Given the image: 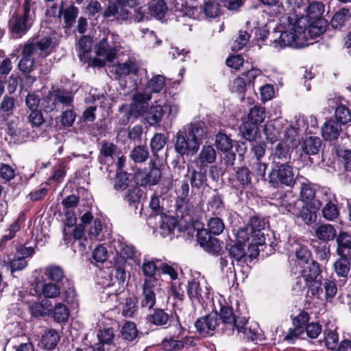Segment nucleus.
I'll return each instance as SVG.
<instances>
[{"instance_id":"f257e3e1","label":"nucleus","mask_w":351,"mask_h":351,"mask_svg":"<svg viewBox=\"0 0 351 351\" xmlns=\"http://www.w3.org/2000/svg\"><path fill=\"white\" fill-rule=\"evenodd\" d=\"M207 131L202 121L189 123L176 133L173 142L174 149L179 157L193 156L198 152L202 140L206 138Z\"/></svg>"},{"instance_id":"f03ea898","label":"nucleus","mask_w":351,"mask_h":351,"mask_svg":"<svg viewBox=\"0 0 351 351\" xmlns=\"http://www.w3.org/2000/svg\"><path fill=\"white\" fill-rule=\"evenodd\" d=\"M289 27L288 29H280L274 33L280 34L278 36L274 37L271 40V44L276 49H283L286 47L299 49L306 46V40H304L305 29L300 26V23L302 19L293 20L290 16L288 17Z\"/></svg>"},{"instance_id":"7ed1b4c3","label":"nucleus","mask_w":351,"mask_h":351,"mask_svg":"<svg viewBox=\"0 0 351 351\" xmlns=\"http://www.w3.org/2000/svg\"><path fill=\"white\" fill-rule=\"evenodd\" d=\"M324 9V5L318 1L309 3L307 8L305 19L306 23L303 29L308 32L311 38H317L326 30L328 23L323 16Z\"/></svg>"},{"instance_id":"20e7f679","label":"nucleus","mask_w":351,"mask_h":351,"mask_svg":"<svg viewBox=\"0 0 351 351\" xmlns=\"http://www.w3.org/2000/svg\"><path fill=\"white\" fill-rule=\"evenodd\" d=\"M267 180L270 186L274 189L280 187L293 188L296 180L293 171V167L291 164H271L268 173Z\"/></svg>"},{"instance_id":"39448f33","label":"nucleus","mask_w":351,"mask_h":351,"mask_svg":"<svg viewBox=\"0 0 351 351\" xmlns=\"http://www.w3.org/2000/svg\"><path fill=\"white\" fill-rule=\"evenodd\" d=\"M42 293L46 298L61 296L67 304H74L77 301V292L72 280H66L62 285L49 281L43 282Z\"/></svg>"},{"instance_id":"423d86ee","label":"nucleus","mask_w":351,"mask_h":351,"mask_svg":"<svg viewBox=\"0 0 351 351\" xmlns=\"http://www.w3.org/2000/svg\"><path fill=\"white\" fill-rule=\"evenodd\" d=\"M218 316H219V322L221 325L220 329L228 336L232 335L235 329L241 330L243 324H247L248 322L246 317L234 314L232 307L228 305L221 306Z\"/></svg>"},{"instance_id":"0eeeda50","label":"nucleus","mask_w":351,"mask_h":351,"mask_svg":"<svg viewBox=\"0 0 351 351\" xmlns=\"http://www.w3.org/2000/svg\"><path fill=\"white\" fill-rule=\"evenodd\" d=\"M160 165L151 160L147 167L143 170L138 169L133 174V179L136 185L140 186H155L159 183L162 178Z\"/></svg>"},{"instance_id":"6e6552de","label":"nucleus","mask_w":351,"mask_h":351,"mask_svg":"<svg viewBox=\"0 0 351 351\" xmlns=\"http://www.w3.org/2000/svg\"><path fill=\"white\" fill-rule=\"evenodd\" d=\"M338 201L335 194L325 191L321 193L317 201L313 203V207L321 210L322 216L326 220L332 221L339 215Z\"/></svg>"},{"instance_id":"1a4fd4ad","label":"nucleus","mask_w":351,"mask_h":351,"mask_svg":"<svg viewBox=\"0 0 351 351\" xmlns=\"http://www.w3.org/2000/svg\"><path fill=\"white\" fill-rule=\"evenodd\" d=\"M261 71L256 68L243 72L239 76L235 78L230 87L232 93H237L241 99L245 98V93L248 86L254 85L256 78L260 75Z\"/></svg>"},{"instance_id":"9d476101","label":"nucleus","mask_w":351,"mask_h":351,"mask_svg":"<svg viewBox=\"0 0 351 351\" xmlns=\"http://www.w3.org/2000/svg\"><path fill=\"white\" fill-rule=\"evenodd\" d=\"M196 332L202 337L214 334L217 327L220 326L218 320V313L212 311L210 313L199 317L194 323Z\"/></svg>"},{"instance_id":"9b49d317","label":"nucleus","mask_w":351,"mask_h":351,"mask_svg":"<svg viewBox=\"0 0 351 351\" xmlns=\"http://www.w3.org/2000/svg\"><path fill=\"white\" fill-rule=\"evenodd\" d=\"M197 239L199 245L208 253L215 256L220 254L222 247L219 239L209 233L206 229L202 228L197 231Z\"/></svg>"},{"instance_id":"f8f14e48","label":"nucleus","mask_w":351,"mask_h":351,"mask_svg":"<svg viewBox=\"0 0 351 351\" xmlns=\"http://www.w3.org/2000/svg\"><path fill=\"white\" fill-rule=\"evenodd\" d=\"M142 336L143 332L138 330L134 322L125 321L121 326L119 334L116 339L117 348H121L119 339L123 340L128 346L129 343L136 344Z\"/></svg>"},{"instance_id":"ddd939ff","label":"nucleus","mask_w":351,"mask_h":351,"mask_svg":"<svg viewBox=\"0 0 351 351\" xmlns=\"http://www.w3.org/2000/svg\"><path fill=\"white\" fill-rule=\"evenodd\" d=\"M254 239H256V237H254V233L251 232V228L247 224L245 227L239 228L236 234L235 241L245 245L249 250L252 249L253 250L249 255L250 261L258 256V246L263 245L256 243V240H254Z\"/></svg>"},{"instance_id":"4468645a","label":"nucleus","mask_w":351,"mask_h":351,"mask_svg":"<svg viewBox=\"0 0 351 351\" xmlns=\"http://www.w3.org/2000/svg\"><path fill=\"white\" fill-rule=\"evenodd\" d=\"M152 98L150 93H136L132 96V101L128 112V116L138 117L147 112L148 101Z\"/></svg>"},{"instance_id":"2eb2a0df","label":"nucleus","mask_w":351,"mask_h":351,"mask_svg":"<svg viewBox=\"0 0 351 351\" xmlns=\"http://www.w3.org/2000/svg\"><path fill=\"white\" fill-rule=\"evenodd\" d=\"M268 223L269 221L267 218L259 213H255L250 217L247 225L250 227L251 232L254 233V237H256L254 239L256 240V243L265 244V237L263 230Z\"/></svg>"},{"instance_id":"dca6fc26","label":"nucleus","mask_w":351,"mask_h":351,"mask_svg":"<svg viewBox=\"0 0 351 351\" xmlns=\"http://www.w3.org/2000/svg\"><path fill=\"white\" fill-rule=\"evenodd\" d=\"M245 245L232 241L225 245V250L228 252V256L232 258V265L234 266V261L237 263H246L250 256L246 252Z\"/></svg>"},{"instance_id":"f3484780","label":"nucleus","mask_w":351,"mask_h":351,"mask_svg":"<svg viewBox=\"0 0 351 351\" xmlns=\"http://www.w3.org/2000/svg\"><path fill=\"white\" fill-rule=\"evenodd\" d=\"M29 21L21 17V14H14L12 16V22L9 27L11 37L14 39H19L25 35L32 27V23Z\"/></svg>"},{"instance_id":"a211bd4d","label":"nucleus","mask_w":351,"mask_h":351,"mask_svg":"<svg viewBox=\"0 0 351 351\" xmlns=\"http://www.w3.org/2000/svg\"><path fill=\"white\" fill-rule=\"evenodd\" d=\"M292 149L286 141H280L273 148L271 153V164H291Z\"/></svg>"},{"instance_id":"6ab92c4d","label":"nucleus","mask_w":351,"mask_h":351,"mask_svg":"<svg viewBox=\"0 0 351 351\" xmlns=\"http://www.w3.org/2000/svg\"><path fill=\"white\" fill-rule=\"evenodd\" d=\"M207 169L204 165H198L197 169L188 167V174L192 188L200 189L207 185Z\"/></svg>"},{"instance_id":"aec40b11","label":"nucleus","mask_w":351,"mask_h":351,"mask_svg":"<svg viewBox=\"0 0 351 351\" xmlns=\"http://www.w3.org/2000/svg\"><path fill=\"white\" fill-rule=\"evenodd\" d=\"M117 150V146L115 144L103 141L97 156L99 163L108 166L112 165L114 162V156Z\"/></svg>"},{"instance_id":"412c9836","label":"nucleus","mask_w":351,"mask_h":351,"mask_svg":"<svg viewBox=\"0 0 351 351\" xmlns=\"http://www.w3.org/2000/svg\"><path fill=\"white\" fill-rule=\"evenodd\" d=\"M43 282L49 281L62 285L64 283V280H70L64 274L62 267L56 265H50L47 266L42 276Z\"/></svg>"},{"instance_id":"4be33fe9","label":"nucleus","mask_w":351,"mask_h":351,"mask_svg":"<svg viewBox=\"0 0 351 351\" xmlns=\"http://www.w3.org/2000/svg\"><path fill=\"white\" fill-rule=\"evenodd\" d=\"M342 131L341 125L332 117L325 121L322 127V135L324 141H337Z\"/></svg>"},{"instance_id":"5701e85b","label":"nucleus","mask_w":351,"mask_h":351,"mask_svg":"<svg viewBox=\"0 0 351 351\" xmlns=\"http://www.w3.org/2000/svg\"><path fill=\"white\" fill-rule=\"evenodd\" d=\"M143 195V191L139 188L138 185L136 184V186L129 188L123 196V199L127 202L128 206L132 209H134L136 214L138 213L139 215H141L143 206H141L138 212L137 210Z\"/></svg>"},{"instance_id":"b1692460","label":"nucleus","mask_w":351,"mask_h":351,"mask_svg":"<svg viewBox=\"0 0 351 351\" xmlns=\"http://www.w3.org/2000/svg\"><path fill=\"white\" fill-rule=\"evenodd\" d=\"M235 171V186L237 189H245L252 186L253 173L246 167H239L234 168Z\"/></svg>"},{"instance_id":"393cba45","label":"nucleus","mask_w":351,"mask_h":351,"mask_svg":"<svg viewBox=\"0 0 351 351\" xmlns=\"http://www.w3.org/2000/svg\"><path fill=\"white\" fill-rule=\"evenodd\" d=\"M142 299L141 300V306L142 308H148L152 309L156 304V293L154 291V285L152 281L145 279L142 285Z\"/></svg>"},{"instance_id":"a878e982","label":"nucleus","mask_w":351,"mask_h":351,"mask_svg":"<svg viewBox=\"0 0 351 351\" xmlns=\"http://www.w3.org/2000/svg\"><path fill=\"white\" fill-rule=\"evenodd\" d=\"M151 313L147 315L146 320L149 325L157 327L167 328L168 322L170 321L171 315L160 308H152Z\"/></svg>"},{"instance_id":"bb28decb","label":"nucleus","mask_w":351,"mask_h":351,"mask_svg":"<svg viewBox=\"0 0 351 351\" xmlns=\"http://www.w3.org/2000/svg\"><path fill=\"white\" fill-rule=\"evenodd\" d=\"M28 311L32 317L36 319L50 316L51 302L47 299H44L41 302H34L29 306Z\"/></svg>"},{"instance_id":"cd10ccee","label":"nucleus","mask_w":351,"mask_h":351,"mask_svg":"<svg viewBox=\"0 0 351 351\" xmlns=\"http://www.w3.org/2000/svg\"><path fill=\"white\" fill-rule=\"evenodd\" d=\"M338 256L351 257V234L346 232H340L336 237Z\"/></svg>"},{"instance_id":"c85d7f7f","label":"nucleus","mask_w":351,"mask_h":351,"mask_svg":"<svg viewBox=\"0 0 351 351\" xmlns=\"http://www.w3.org/2000/svg\"><path fill=\"white\" fill-rule=\"evenodd\" d=\"M60 336L54 329H49L42 335L38 346L44 350H55L60 341Z\"/></svg>"},{"instance_id":"c756f323","label":"nucleus","mask_w":351,"mask_h":351,"mask_svg":"<svg viewBox=\"0 0 351 351\" xmlns=\"http://www.w3.org/2000/svg\"><path fill=\"white\" fill-rule=\"evenodd\" d=\"M322 193V191L317 192L313 184L308 181L301 183L300 199L305 204H310L311 207H313V203L317 201V197Z\"/></svg>"},{"instance_id":"7c9ffc66","label":"nucleus","mask_w":351,"mask_h":351,"mask_svg":"<svg viewBox=\"0 0 351 351\" xmlns=\"http://www.w3.org/2000/svg\"><path fill=\"white\" fill-rule=\"evenodd\" d=\"M321 273L320 265L317 261L312 260L311 263L302 270L301 276L298 277L296 284L299 285L300 282H302V280L304 282L321 278Z\"/></svg>"},{"instance_id":"2f4dec72","label":"nucleus","mask_w":351,"mask_h":351,"mask_svg":"<svg viewBox=\"0 0 351 351\" xmlns=\"http://www.w3.org/2000/svg\"><path fill=\"white\" fill-rule=\"evenodd\" d=\"M79 14V9L74 5H71L66 8H64L63 3L60 8L58 12V18L62 16L64 19V28L71 29L76 21Z\"/></svg>"},{"instance_id":"473e14b6","label":"nucleus","mask_w":351,"mask_h":351,"mask_svg":"<svg viewBox=\"0 0 351 351\" xmlns=\"http://www.w3.org/2000/svg\"><path fill=\"white\" fill-rule=\"evenodd\" d=\"M3 265L10 269L13 275L15 271H21L27 266V261L16 254H7L3 259Z\"/></svg>"},{"instance_id":"72a5a7b5","label":"nucleus","mask_w":351,"mask_h":351,"mask_svg":"<svg viewBox=\"0 0 351 351\" xmlns=\"http://www.w3.org/2000/svg\"><path fill=\"white\" fill-rule=\"evenodd\" d=\"M351 23V12L348 8H341L335 12L330 21V25L335 29H341Z\"/></svg>"},{"instance_id":"f704fd0d","label":"nucleus","mask_w":351,"mask_h":351,"mask_svg":"<svg viewBox=\"0 0 351 351\" xmlns=\"http://www.w3.org/2000/svg\"><path fill=\"white\" fill-rule=\"evenodd\" d=\"M322 145V141L319 137L310 136L303 141L302 150L306 155H316L319 152Z\"/></svg>"},{"instance_id":"c9c22d12","label":"nucleus","mask_w":351,"mask_h":351,"mask_svg":"<svg viewBox=\"0 0 351 351\" xmlns=\"http://www.w3.org/2000/svg\"><path fill=\"white\" fill-rule=\"evenodd\" d=\"M202 11L206 18L216 19L223 15L225 12L221 5L217 0H208L205 1Z\"/></svg>"},{"instance_id":"e433bc0d","label":"nucleus","mask_w":351,"mask_h":351,"mask_svg":"<svg viewBox=\"0 0 351 351\" xmlns=\"http://www.w3.org/2000/svg\"><path fill=\"white\" fill-rule=\"evenodd\" d=\"M69 315V309L65 304L58 302L53 306L51 304V311L49 317H52L55 322L65 323L68 321Z\"/></svg>"},{"instance_id":"4c0bfd02","label":"nucleus","mask_w":351,"mask_h":351,"mask_svg":"<svg viewBox=\"0 0 351 351\" xmlns=\"http://www.w3.org/2000/svg\"><path fill=\"white\" fill-rule=\"evenodd\" d=\"M259 125L247 120L243 121L239 127L243 138L249 142H254L259 134Z\"/></svg>"},{"instance_id":"58836bf2","label":"nucleus","mask_w":351,"mask_h":351,"mask_svg":"<svg viewBox=\"0 0 351 351\" xmlns=\"http://www.w3.org/2000/svg\"><path fill=\"white\" fill-rule=\"evenodd\" d=\"M333 268L337 276L347 278L351 269V257L339 256L333 264Z\"/></svg>"},{"instance_id":"ea45409f","label":"nucleus","mask_w":351,"mask_h":351,"mask_svg":"<svg viewBox=\"0 0 351 351\" xmlns=\"http://www.w3.org/2000/svg\"><path fill=\"white\" fill-rule=\"evenodd\" d=\"M160 216V228L161 230V234L163 237H167L173 234L174 230L178 225L177 218L165 213H163Z\"/></svg>"},{"instance_id":"a19ab883","label":"nucleus","mask_w":351,"mask_h":351,"mask_svg":"<svg viewBox=\"0 0 351 351\" xmlns=\"http://www.w3.org/2000/svg\"><path fill=\"white\" fill-rule=\"evenodd\" d=\"M95 53L97 56L104 57L108 62H112L117 55V49L109 47L107 38H102L96 46Z\"/></svg>"},{"instance_id":"79ce46f5","label":"nucleus","mask_w":351,"mask_h":351,"mask_svg":"<svg viewBox=\"0 0 351 351\" xmlns=\"http://www.w3.org/2000/svg\"><path fill=\"white\" fill-rule=\"evenodd\" d=\"M334 119L341 125H351V108L343 104H337L334 112Z\"/></svg>"},{"instance_id":"37998d69","label":"nucleus","mask_w":351,"mask_h":351,"mask_svg":"<svg viewBox=\"0 0 351 351\" xmlns=\"http://www.w3.org/2000/svg\"><path fill=\"white\" fill-rule=\"evenodd\" d=\"M149 14L158 20L165 18L168 8L165 0H151L149 3Z\"/></svg>"},{"instance_id":"c03bdc74","label":"nucleus","mask_w":351,"mask_h":351,"mask_svg":"<svg viewBox=\"0 0 351 351\" xmlns=\"http://www.w3.org/2000/svg\"><path fill=\"white\" fill-rule=\"evenodd\" d=\"M138 73V66L134 62L130 59L124 63H118L114 66V74L120 77L130 75H136Z\"/></svg>"},{"instance_id":"a18cd8bd","label":"nucleus","mask_w":351,"mask_h":351,"mask_svg":"<svg viewBox=\"0 0 351 351\" xmlns=\"http://www.w3.org/2000/svg\"><path fill=\"white\" fill-rule=\"evenodd\" d=\"M160 347L164 351H181L183 350V343L179 336L171 335L162 340Z\"/></svg>"},{"instance_id":"49530a36","label":"nucleus","mask_w":351,"mask_h":351,"mask_svg":"<svg viewBox=\"0 0 351 351\" xmlns=\"http://www.w3.org/2000/svg\"><path fill=\"white\" fill-rule=\"evenodd\" d=\"M215 143L218 151L223 154L232 151L233 147L232 139L230 136L221 131L215 135Z\"/></svg>"},{"instance_id":"de8ad7c7","label":"nucleus","mask_w":351,"mask_h":351,"mask_svg":"<svg viewBox=\"0 0 351 351\" xmlns=\"http://www.w3.org/2000/svg\"><path fill=\"white\" fill-rule=\"evenodd\" d=\"M202 288L199 282L195 278L189 280L186 285V293L189 300L193 302H197L200 303L203 300L202 296Z\"/></svg>"},{"instance_id":"09e8293b","label":"nucleus","mask_w":351,"mask_h":351,"mask_svg":"<svg viewBox=\"0 0 351 351\" xmlns=\"http://www.w3.org/2000/svg\"><path fill=\"white\" fill-rule=\"evenodd\" d=\"M34 63L35 60L34 58L22 57L18 64L19 69L31 84H33L36 80L35 77L29 75L34 70Z\"/></svg>"},{"instance_id":"8fccbe9b","label":"nucleus","mask_w":351,"mask_h":351,"mask_svg":"<svg viewBox=\"0 0 351 351\" xmlns=\"http://www.w3.org/2000/svg\"><path fill=\"white\" fill-rule=\"evenodd\" d=\"M216 156V151L212 145H204L197 156L199 162V165L208 167V164L215 162Z\"/></svg>"},{"instance_id":"3c124183","label":"nucleus","mask_w":351,"mask_h":351,"mask_svg":"<svg viewBox=\"0 0 351 351\" xmlns=\"http://www.w3.org/2000/svg\"><path fill=\"white\" fill-rule=\"evenodd\" d=\"M164 115L163 107L160 105L152 106L147 114L146 120L151 126L159 124Z\"/></svg>"},{"instance_id":"603ef678","label":"nucleus","mask_w":351,"mask_h":351,"mask_svg":"<svg viewBox=\"0 0 351 351\" xmlns=\"http://www.w3.org/2000/svg\"><path fill=\"white\" fill-rule=\"evenodd\" d=\"M316 237L322 241H331L337 237L335 228L331 224H322L315 230Z\"/></svg>"},{"instance_id":"864d4df0","label":"nucleus","mask_w":351,"mask_h":351,"mask_svg":"<svg viewBox=\"0 0 351 351\" xmlns=\"http://www.w3.org/2000/svg\"><path fill=\"white\" fill-rule=\"evenodd\" d=\"M265 119V108L261 105H255L250 108L247 119L259 125Z\"/></svg>"},{"instance_id":"5fc2aeb1","label":"nucleus","mask_w":351,"mask_h":351,"mask_svg":"<svg viewBox=\"0 0 351 351\" xmlns=\"http://www.w3.org/2000/svg\"><path fill=\"white\" fill-rule=\"evenodd\" d=\"M322 285L323 284L322 283L321 278H317L315 280L312 279L311 280H309L304 281L303 284L302 282H300V284L297 285L300 290H304L306 288H308V291L311 293V295L316 296L322 293Z\"/></svg>"},{"instance_id":"6e6d98bb","label":"nucleus","mask_w":351,"mask_h":351,"mask_svg":"<svg viewBox=\"0 0 351 351\" xmlns=\"http://www.w3.org/2000/svg\"><path fill=\"white\" fill-rule=\"evenodd\" d=\"M15 99L12 97L5 96L1 103L0 114L3 120H7L14 112Z\"/></svg>"},{"instance_id":"4d7b16f0","label":"nucleus","mask_w":351,"mask_h":351,"mask_svg":"<svg viewBox=\"0 0 351 351\" xmlns=\"http://www.w3.org/2000/svg\"><path fill=\"white\" fill-rule=\"evenodd\" d=\"M166 84L165 77L162 75H154L147 81V88L151 93H158L164 88Z\"/></svg>"},{"instance_id":"13d9d810","label":"nucleus","mask_w":351,"mask_h":351,"mask_svg":"<svg viewBox=\"0 0 351 351\" xmlns=\"http://www.w3.org/2000/svg\"><path fill=\"white\" fill-rule=\"evenodd\" d=\"M250 143V153L252 158H255L256 161H261L262 158L265 156L266 143L264 141H256V140Z\"/></svg>"},{"instance_id":"bf43d9fd","label":"nucleus","mask_w":351,"mask_h":351,"mask_svg":"<svg viewBox=\"0 0 351 351\" xmlns=\"http://www.w3.org/2000/svg\"><path fill=\"white\" fill-rule=\"evenodd\" d=\"M318 210L310 206V204H306L300 211V217L306 224H311L315 222Z\"/></svg>"},{"instance_id":"052dcab7","label":"nucleus","mask_w":351,"mask_h":351,"mask_svg":"<svg viewBox=\"0 0 351 351\" xmlns=\"http://www.w3.org/2000/svg\"><path fill=\"white\" fill-rule=\"evenodd\" d=\"M130 176L133 175L126 171L116 172V178L114 182V189L116 191H123L129 186L131 179Z\"/></svg>"},{"instance_id":"680f3d73","label":"nucleus","mask_w":351,"mask_h":351,"mask_svg":"<svg viewBox=\"0 0 351 351\" xmlns=\"http://www.w3.org/2000/svg\"><path fill=\"white\" fill-rule=\"evenodd\" d=\"M176 208L177 214H180L183 217L184 215H189L193 208V204L189 197H177L176 201Z\"/></svg>"},{"instance_id":"e2e57ef3","label":"nucleus","mask_w":351,"mask_h":351,"mask_svg":"<svg viewBox=\"0 0 351 351\" xmlns=\"http://www.w3.org/2000/svg\"><path fill=\"white\" fill-rule=\"evenodd\" d=\"M167 142V137L165 134L156 133L150 141L152 152L154 154H156L159 151L163 149Z\"/></svg>"},{"instance_id":"0e129e2a","label":"nucleus","mask_w":351,"mask_h":351,"mask_svg":"<svg viewBox=\"0 0 351 351\" xmlns=\"http://www.w3.org/2000/svg\"><path fill=\"white\" fill-rule=\"evenodd\" d=\"M97 337L99 339V342L106 344L111 345L114 344L117 347V343H114L115 340V334L114 333V329L112 327L105 328L103 330H100L97 333Z\"/></svg>"},{"instance_id":"69168bd1","label":"nucleus","mask_w":351,"mask_h":351,"mask_svg":"<svg viewBox=\"0 0 351 351\" xmlns=\"http://www.w3.org/2000/svg\"><path fill=\"white\" fill-rule=\"evenodd\" d=\"M207 231L213 235H219L221 234L225 228L223 220L218 217H211L207 223Z\"/></svg>"},{"instance_id":"338daca9","label":"nucleus","mask_w":351,"mask_h":351,"mask_svg":"<svg viewBox=\"0 0 351 351\" xmlns=\"http://www.w3.org/2000/svg\"><path fill=\"white\" fill-rule=\"evenodd\" d=\"M295 255L299 265L308 264L310 260L312 261L311 252L304 245H300L296 248Z\"/></svg>"},{"instance_id":"774afa93","label":"nucleus","mask_w":351,"mask_h":351,"mask_svg":"<svg viewBox=\"0 0 351 351\" xmlns=\"http://www.w3.org/2000/svg\"><path fill=\"white\" fill-rule=\"evenodd\" d=\"M299 128L289 125L285 131V138L287 141H289L292 147H297L300 142Z\"/></svg>"}]
</instances>
